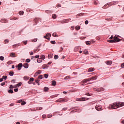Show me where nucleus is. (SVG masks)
<instances>
[{
	"label": "nucleus",
	"instance_id": "nucleus-54",
	"mask_svg": "<svg viewBox=\"0 0 124 124\" xmlns=\"http://www.w3.org/2000/svg\"><path fill=\"white\" fill-rule=\"evenodd\" d=\"M5 85V82H2L1 83V86H4Z\"/></svg>",
	"mask_w": 124,
	"mask_h": 124
},
{
	"label": "nucleus",
	"instance_id": "nucleus-55",
	"mask_svg": "<svg viewBox=\"0 0 124 124\" xmlns=\"http://www.w3.org/2000/svg\"><path fill=\"white\" fill-rule=\"evenodd\" d=\"M18 88L15 89H14V92H15L16 93V92H18Z\"/></svg>",
	"mask_w": 124,
	"mask_h": 124
},
{
	"label": "nucleus",
	"instance_id": "nucleus-28",
	"mask_svg": "<svg viewBox=\"0 0 124 124\" xmlns=\"http://www.w3.org/2000/svg\"><path fill=\"white\" fill-rule=\"evenodd\" d=\"M64 80H68V79H70V77L66 76L64 78Z\"/></svg>",
	"mask_w": 124,
	"mask_h": 124
},
{
	"label": "nucleus",
	"instance_id": "nucleus-6",
	"mask_svg": "<svg viewBox=\"0 0 124 124\" xmlns=\"http://www.w3.org/2000/svg\"><path fill=\"white\" fill-rule=\"evenodd\" d=\"M44 38H46V39L49 40L50 39V37H51V33H47L46 35V36H44Z\"/></svg>",
	"mask_w": 124,
	"mask_h": 124
},
{
	"label": "nucleus",
	"instance_id": "nucleus-57",
	"mask_svg": "<svg viewBox=\"0 0 124 124\" xmlns=\"http://www.w3.org/2000/svg\"><path fill=\"white\" fill-rule=\"evenodd\" d=\"M61 6H62V5L61 4H59L57 5V7H61Z\"/></svg>",
	"mask_w": 124,
	"mask_h": 124
},
{
	"label": "nucleus",
	"instance_id": "nucleus-36",
	"mask_svg": "<svg viewBox=\"0 0 124 124\" xmlns=\"http://www.w3.org/2000/svg\"><path fill=\"white\" fill-rule=\"evenodd\" d=\"M54 59H55V60H57V59H59V56L58 55H55L54 56Z\"/></svg>",
	"mask_w": 124,
	"mask_h": 124
},
{
	"label": "nucleus",
	"instance_id": "nucleus-15",
	"mask_svg": "<svg viewBox=\"0 0 124 124\" xmlns=\"http://www.w3.org/2000/svg\"><path fill=\"white\" fill-rule=\"evenodd\" d=\"M93 71H94V68H90L88 69V72H93Z\"/></svg>",
	"mask_w": 124,
	"mask_h": 124
},
{
	"label": "nucleus",
	"instance_id": "nucleus-50",
	"mask_svg": "<svg viewBox=\"0 0 124 124\" xmlns=\"http://www.w3.org/2000/svg\"><path fill=\"white\" fill-rule=\"evenodd\" d=\"M23 101V100H20L17 101V103H21Z\"/></svg>",
	"mask_w": 124,
	"mask_h": 124
},
{
	"label": "nucleus",
	"instance_id": "nucleus-34",
	"mask_svg": "<svg viewBox=\"0 0 124 124\" xmlns=\"http://www.w3.org/2000/svg\"><path fill=\"white\" fill-rule=\"evenodd\" d=\"M19 15H23L24 14V12L23 11H21L19 12Z\"/></svg>",
	"mask_w": 124,
	"mask_h": 124
},
{
	"label": "nucleus",
	"instance_id": "nucleus-27",
	"mask_svg": "<svg viewBox=\"0 0 124 124\" xmlns=\"http://www.w3.org/2000/svg\"><path fill=\"white\" fill-rule=\"evenodd\" d=\"M41 73V70H38L36 73H35V75H37V74H40Z\"/></svg>",
	"mask_w": 124,
	"mask_h": 124
},
{
	"label": "nucleus",
	"instance_id": "nucleus-42",
	"mask_svg": "<svg viewBox=\"0 0 124 124\" xmlns=\"http://www.w3.org/2000/svg\"><path fill=\"white\" fill-rule=\"evenodd\" d=\"M50 43L51 44H55L56 43V42L55 41H50Z\"/></svg>",
	"mask_w": 124,
	"mask_h": 124
},
{
	"label": "nucleus",
	"instance_id": "nucleus-25",
	"mask_svg": "<svg viewBox=\"0 0 124 124\" xmlns=\"http://www.w3.org/2000/svg\"><path fill=\"white\" fill-rule=\"evenodd\" d=\"M8 93H13L14 92H13V90L12 89H10L9 90H8Z\"/></svg>",
	"mask_w": 124,
	"mask_h": 124
},
{
	"label": "nucleus",
	"instance_id": "nucleus-39",
	"mask_svg": "<svg viewBox=\"0 0 124 124\" xmlns=\"http://www.w3.org/2000/svg\"><path fill=\"white\" fill-rule=\"evenodd\" d=\"M31 62V59H27L26 60V62Z\"/></svg>",
	"mask_w": 124,
	"mask_h": 124
},
{
	"label": "nucleus",
	"instance_id": "nucleus-63",
	"mask_svg": "<svg viewBox=\"0 0 124 124\" xmlns=\"http://www.w3.org/2000/svg\"><path fill=\"white\" fill-rule=\"evenodd\" d=\"M121 66L122 67H124V63H123L122 64H121Z\"/></svg>",
	"mask_w": 124,
	"mask_h": 124
},
{
	"label": "nucleus",
	"instance_id": "nucleus-64",
	"mask_svg": "<svg viewBox=\"0 0 124 124\" xmlns=\"http://www.w3.org/2000/svg\"><path fill=\"white\" fill-rule=\"evenodd\" d=\"M63 110H67V108H63Z\"/></svg>",
	"mask_w": 124,
	"mask_h": 124
},
{
	"label": "nucleus",
	"instance_id": "nucleus-31",
	"mask_svg": "<svg viewBox=\"0 0 124 124\" xmlns=\"http://www.w3.org/2000/svg\"><path fill=\"white\" fill-rule=\"evenodd\" d=\"M76 30H77V31H79V30H80V26H77L76 27Z\"/></svg>",
	"mask_w": 124,
	"mask_h": 124
},
{
	"label": "nucleus",
	"instance_id": "nucleus-10",
	"mask_svg": "<svg viewBox=\"0 0 124 124\" xmlns=\"http://www.w3.org/2000/svg\"><path fill=\"white\" fill-rule=\"evenodd\" d=\"M34 81V78H30V80L28 81V84H32V81Z\"/></svg>",
	"mask_w": 124,
	"mask_h": 124
},
{
	"label": "nucleus",
	"instance_id": "nucleus-46",
	"mask_svg": "<svg viewBox=\"0 0 124 124\" xmlns=\"http://www.w3.org/2000/svg\"><path fill=\"white\" fill-rule=\"evenodd\" d=\"M16 46L17 47H18V46H19V45H18V44H16V45H13V48H15V47H16Z\"/></svg>",
	"mask_w": 124,
	"mask_h": 124
},
{
	"label": "nucleus",
	"instance_id": "nucleus-53",
	"mask_svg": "<svg viewBox=\"0 0 124 124\" xmlns=\"http://www.w3.org/2000/svg\"><path fill=\"white\" fill-rule=\"evenodd\" d=\"M30 56H32V55H33V52H32V51L30 53Z\"/></svg>",
	"mask_w": 124,
	"mask_h": 124
},
{
	"label": "nucleus",
	"instance_id": "nucleus-32",
	"mask_svg": "<svg viewBox=\"0 0 124 124\" xmlns=\"http://www.w3.org/2000/svg\"><path fill=\"white\" fill-rule=\"evenodd\" d=\"M86 45H89V46H90V45H91V42H90V41H87L86 42Z\"/></svg>",
	"mask_w": 124,
	"mask_h": 124
},
{
	"label": "nucleus",
	"instance_id": "nucleus-40",
	"mask_svg": "<svg viewBox=\"0 0 124 124\" xmlns=\"http://www.w3.org/2000/svg\"><path fill=\"white\" fill-rule=\"evenodd\" d=\"M43 78V76L42 75H40L39 77H38V78L39 79H42Z\"/></svg>",
	"mask_w": 124,
	"mask_h": 124
},
{
	"label": "nucleus",
	"instance_id": "nucleus-33",
	"mask_svg": "<svg viewBox=\"0 0 124 124\" xmlns=\"http://www.w3.org/2000/svg\"><path fill=\"white\" fill-rule=\"evenodd\" d=\"M2 79H4V80H6L7 79V76H3L2 77Z\"/></svg>",
	"mask_w": 124,
	"mask_h": 124
},
{
	"label": "nucleus",
	"instance_id": "nucleus-49",
	"mask_svg": "<svg viewBox=\"0 0 124 124\" xmlns=\"http://www.w3.org/2000/svg\"><path fill=\"white\" fill-rule=\"evenodd\" d=\"M27 42H28V41H25L23 42V43H24V44H25V45H27Z\"/></svg>",
	"mask_w": 124,
	"mask_h": 124
},
{
	"label": "nucleus",
	"instance_id": "nucleus-45",
	"mask_svg": "<svg viewBox=\"0 0 124 124\" xmlns=\"http://www.w3.org/2000/svg\"><path fill=\"white\" fill-rule=\"evenodd\" d=\"M57 33H53V34H52V36H54V37H57Z\"/></svg>",
	"mask_w": 124,
	"mask_h": 124
},
{
	"label": "nucleus",
	"instance_id": "nucleus-2",
	"mask_svg": "<svg viewBox=\"0 0 124 124\" xmlns=\"http://www.w3.org/2000/svg\"><path fill=\"white\" fill-rule=\"evenodd\" d=\"M66 101H68L67 98H62L57 100V102H66Z\"/></svg>",
	"mask_w": 124,
	"mask_h": 124
},
{
	"label": "nucleus",
	"instance_id": "nucleus-59",
	"mask_svg": "<svg viewBox=\"0 0 124 124\" xmlns=\"http://www.w3.org/2000/svg\"><path fill=\"white\" fill-rule=\"evenodd\" d=\"M86 95H89V96H91V94H90V93H86Z\"/></svg>",
	"mask_w": 124,
	"mask_h": 124
},
{
	"label": "nucleus",
	"instance_id": "nucleus-8",
	"mask_svg": "<svg viewBox=\"0 0 124 124\" xmlns=\"http://www.w3.org/2000/svg\"><path fill=\"white\" fill-rule=\"evenodd\" d=\"M86 83H88V80L87 78L83 79L80 83L81 85H85Z\"/></svg>",
	"mask_w": 124,
	"mask_h": 124
},
{
	"label": "nucleus",
	"instance_id": "nucleus-18",
	"mask_svg": "<svg viewBox=\"0 0 124 124\" xmlns=\"http://www.w3.org/2000/svg\"><path fill=\"white\" fill-rule=\"evenodd\" d=\"M10 57H14V58H15L16 57V55H15V53H11L10 54Z\"/></svg>",
	"mask_w": 124,
	"mask_h": 124
},
{
	"label": "nucleus",
	"instance_id": "nucleus-61",
	"mask_svg": "<svg viewBox=\"0 0 124 124\" xmlns=\"http://www.w3.org/2000/svg\"><path fill=\"white\" fill-rule=\"evenodd\" d=\"M15 81H16V80H15V79H13V80H12V82H13V83H15Z\"/></svg>",
	"mask_w": 124,
	"mask_h": 124
},
{
	"label": "nucleus",
	"instance_id": "nucleus-3",
	"mask_svg": "<svg viewBox=\"0 0 124 124\" xmlns=\"http://www.w3.org/2000/svg\"><path fill=\"white\" fill-rule=\"evenodd\" d=\"M89 98L87 97H82V98H77L76 99V101H85V100H89Z\"/></svg>",
	"mask_w": 124,
	"mask_h": 124
},
{
	"label": "nucleus",
	"instance_id": "nucleus-51",
	"mask_svg": "<svg viewBox=\"0 0 124 124\" xmlns=\"http://www.w3.org/2000/svg\"><path fill=\"white\" fill-rule=\"evenodd\" d=\"M10 89H13L14 88V87L13 86V85H11L10 86V87H9Z\"/></svg>",
	"mask_w": 124,
	"mask_h": 124
},
{
	"label": "nucleus",
	"instance_id": "nucleus-43",
	"mask_svg": "<svg viewBox=\"0 0 124 124\" xmlns=\"http://www.w3.org/2000/svg\"><path fill=\"white\" fill-rule=\"evenodd\" d=\"M36 41H37V38L34 39L32 40V42H36Z\"/></svg>",
	"mask_w": 124,
	"mask_h": 124
},
{
	"label": "nucleus",
	"instance_id": "nucleus-60",
	"mask_svg": "<svg viewBox=\"0 0 124 124\" xmlns=\"http://www.w3.org/2000/svg\"><path fill=\"white\" fill-rule=\"evenodd\" d=\"M42 118H43V119H44L45 118H46V115H43Z\"/></svg>",
	"mask_w": 124,
	"mask_h": 124
},
{
	"label": "nucleus",
	"instance_id": "nucleus-24",
	"mask_svg": "<svg viewBox=\"0 0 124 124\" xmlns=\"http://www.w3.org/2000/svg\"><path fill=\"white\" fill-rule=\"evenodd\" d=\"M56 81L55 80H52V86H55L56 85Z\"/></svg>",
	"mask_w": 124,
	"mask_h": 124
},
{
	"label": "nucleus",
	"instance_id": "nucleus-22",
	"mask_svg": "<svg viewBox=\"0 0 124 124\" xmlns=\"http://www.w3.org/2000/svg\"><path fill=\"white\" fill-rule=\"evenodd\" d=\"M108 42H109V43H115L114 40H108Z\"/></svg>",
	"mask_w": 124,
	"mask_h": 124
},
{
	"label": "nucleus",
	"instance_id": "nucleus-52",
	"mask_svg": "<svg viewBox=\"0 0 124 124\" xmlns=\"http://www.w3.org/2000/svg\"><path fill=\"white\" fill-rule=\"evenodd\" d=\"M35 58L36 59H38V58H39V55H36V56H35Z\"/></svg>",
	"mask_w": 124,
	"mask_h": 124
},
{
	"label": "nucleus",
	"instance_id": "nucleus-1",
	"mask_svg": "<svg viewBox=\"0 0 124 124\" xmlns=\"http://www.w3.org/2000/svg\"><path fill=\"white\" fill-rule=\"evenodd\" d=\"M124 103L123 102L113 103L109 105V108L110 109H117V108H119V107H122V106H124Z\"/></svg>",
	"mask_w": 124,
	"mask_h": 124
},
{
	"label": "nucleus",
	"instance_id": "nucleus-4",
	"mask_svg": "<svg viewBox=\"0 0 124 124\" xmlns=\"http://www.w3.org/2000/svg\"><path fill=\"white\" fill-rule=\"evenodd\" d=\"M119 36H120L118 35H115V36H114L113 40L115 43H116V42H119V41H121V40L119 39Z\"/></svg>",
	"mask_w": 124,
	"mask_h": 124
},
{
	"label": "nucleus",
	"instance_id": "nucleus-17",
	"mask_svg": "<svg viewBox=\"0 0 124 124\" xmlns=\"http://www.w3.org/2000/svg\"><path fill=\"white\" fill-rule=\"evenodd\" d=\"M37 62L39 63H40V62H42V59H41V58H38L37 59Z\"/></svg>",
	"mask_w": 124,
	"mask_h": 124
},
{
	"label": "nucleus",
	"instance_id": "nucleus-20",
	"mask_svg": "<svg viewBox=\"0 0 124 124\" xmlns=\"http://www.w3.org/2000/svg\"><path fill=\"white\" fill-rule=\"evenodd\" d=\"M44 77H45V78H46V79H47V78H48V77H49V75L48 74H45L44 75Z\"/></svg>",
	"mask_w": 124,
	"mask_h": 124
},
{
	"label": "nucleus",
	"instance_id": "nucleus-48",
	"mask_svg": "<svg viewBox=\"0 0 124 124\" xmlns=\"http://www.w3.org/2000/svg\"><path fill=\"white\" fill-rule=\"evenodd\" d=\"M85 25H88L89 24V21L86 20L85 21Z\"/></svg>",
	"mask_w": 124,
	"mask_h": 124
},
{
	"label": "nucleus",
	"instance_id": "nucleus-29",
	"mask_svg": "<svg viewBox=\"0 0 124 124\" xmlns=\"http://www.w3.org/2000/svg\"><path fill=\"white\" fill-rule=\"evenodd\" d=\"M44 91L45 92H48V91H49V88L48 87H45Z\"/></svg>",
	"mask_w": 124,
	"mask_h": 124
},
{
	"label": "nucleus",
	"instance_id": "nucleus-13",
	"mask_svg": "<svg viewBox=\"0 0 124 124\" xmlns=\"http://www.w3.org/2000/svg\"><path fill=\"white\" fill-rule=\"evenodd\" d=\"M49 67V65H48V64H45L44 65H43L42 66V68H43V69H45V68H47Z\"/></svg>",
	"mask_w": 124,
	"mask_h": 124
},
{
	"label": "nucleus",
	"instance_id": "nucleus-9",
	"mask_svg": "<svg viewBox=\"0 0 124 124\" xmlns=\"http://www.w3.org/2000/svg\"><path fill=\"white\" fill-rule=\"evenodd\" d=\"M18 70H21V68L23 67V63H20L17 65Z\"/></svg>",
	"mask_w": 124,
	"mask_h": 124
},
{
	"label": "nucleus",
	"instance_id": "nucleus-44",
	"mask_svg": "<svg viewBox=\"0 0 124 124\" xmlns=\"http://www.w3.org/2000/svg\"><path fill=\"white\" fill-rule=\"evenodd\" d=\"M26 103H27L26 102L23 101V102H22L21 105H25V104H26Z\"/></svg>",
	"mask_w": 124,
	"mask_h": 124
},
{
	"label": "nucleus",
	"instance_id": "nucleus-21",
	"mask_svg": "<svg viewBox=\"0 0 124 124\" xmlns=\"http://www.w3.org/2000/svg\"><path fill=\"white\" fill-rule=\"evenodd\" d=\"M40 58L42 60H43V61L44 60H45V55H41L40 56Z\"/></svg>",
	"mask_w": 124,
	"mask_h": 124
},
{
	"label": "nucleus",
	"instance_id": "nucleus-12",
	"mask_svg": "<svg viewBox=\"0 0 124 124\" xmlns=\"http://www.w3.org/2000/svg\"><path fill=\"white\" fill-rule=\"evenodd\" d=\"M97 79V77L96 76H93L91 77V81H93Z\"/></svg>",
	"mask_w": 124,
	"mask_h": 124
},
{
	"label": "nucleus",
	"instance_id": "nucleus-35",
	"mask_svg": "<svg viewBox=\"0 0 124 124\" xmlns=\"http://www.w3.org/2000/svg\"><path fill=\"white\" fill-rule=\"evenodd\" d=\"M4 60V57L3 56H0V61H3Z\"/></svg>",
	"mask_w": 124,
	"mask_h": 124
},
{
	"label": "nucleus",
	"instance_id": "nucleus-30",
	"mask_svg": "<svg viewBox=\"0 0 124 124\" xmlns=\"http://www.w3.org/2000/svg\"><path fill=\"white\" fill-rule=\"evenodd\" d=\"M1 21L2 23H7V20L5 19H1Z\"/></svg>",
	"mask_w": 124,
	"mask_h": 124
},
{
	"label": "nucleus",
	"instance_id": "nucleus-7",
	"mask_svg": "<svg viewBox=\"0 0 124 124\" xmlns=\"http://www.w3.org/2000/svg\"><path fill=\"white\" fill-rule=\"evenodd\" d=\"M112 4V3H108L107 4H106L103 7V8L104 9H105L107 7V8H108V7H109V6H111V5Z\"/></svg>",
	"mask_w": 124,
	"mask_h": 124
},
{
	"label": "nucleus",
	"instance_id": "nucleus-11",
	"mask_svg": "<svg viewBox=\"0 0 124 124\" xmlns=\"http://www.w3.org/2000/svg\"><path fill=\"white\" fill-rule=\"evenodd\" d=\"M95 109L97 111H101L102 110V109L101 108V107L100 106H96Z\"/></svg>",
	"mask_w": 124,
	"mask_h": 124
},
{
	"label": "nucleus",
	"instance_id": "nucleus-16",
	"mask_svg": "<svg viewBox=\"0 0 124 124\" xmlns=\"http://www.w3.org/2000/svg\"><path fill=\"white\" fill-rule=\"evenodd\" d=\"M23 66L25 68H28L29 67V64L28 63H25L23 64Z\"/></svg>",
	"mask_w": 124,
	"mask_h": 124
},
{
	"label": "nucleus",
	"instance_id": "nucleus-47",
	"mask_svg": "<svg viewBox=\"0 0 124 124\" xmlns=\"http://www.w3.org/2000/svg\"><path fill=\"white\" fill-rule=\"evenodd\" d=\"M88 80V82H90V81H92V78H86Z\"/></svg>",
	"mask_w": 124,
	"mask_h": 124
},
{
	"label": "nucleus",
	"instance_id": "nucleus-5",
	"mask_svg": "<svg viewBox=\"0 0 124 124\" xmlns=\"http://www.w3.org/2000/svg\"><path fill=\"white\" fill-rule=\"evenodd\" d=\"M93 90L95 92H103V91H104V88L101 87L96 90L95 89H94Z\"/></svg>",
	"mask_w": 124,
	"mask_h": 124
},
{
	"label": "nucleus",
	"instance_id": "nucleus-58",
	"mask_svg": "<svg viewBox=\"0 0 124 124\" xmlns=\"http://www.w3.org/2000/svg\"><path fill=\"white\" fill-rule=\"evenodd\" d=\"M114 36H113V35H112L110 38H109V39H113V38H114Z\"/></svg>",
	"mask_w": 124,
	"mask_h": 124
},
{
	"label": "nucleus",
	"instance_id": "nucleus-38",
	"mask_svg": "<svg viewBox=\"0 0 124 124\" xmlns=\"http://www.w3.org/2000/svg\"><path fill=\"white\" fill-rule=\"evenodd\" d=\"M4 42L5 44L8 43V42H9V41L8 40V39H6L4 40Z\"/></svg>",
	"mask_w": 124,
	"mask_h": 124
},
{
	"label": "nucleus",
	"instance_id": "nucleus-62",
	"mask_svg": "<svg viewBox=\"0 0 124 124\" xmlns=\"http://www.w3.org/2000/svg\"><path fill=\"white\" fill-rule=\"evenodd\" d=\"M3 81V79L2 78H0V82H2Z\"/></svg>",
	"mask_w": 124,
	"mask_h": 124
},
{
	"label": "nucleus",
	"instance_id": "nucleus-37",
	"mask_svg": "<svg viewBox=\"0 0 124 124\" xmlns=\"http://www.w3.org/2000/svg\"><path fill=\"white\" fill-rule=\"evenodd\" d=\"M52 18L53 19H56V18H57V16L56 15H53Z\"/></svg>",
	"mask_w": 124,
	"mask_h": 124
},
{
	"label": "nucleus",
	"instance_id": "nucleus-41",
	"mask_svg": "<svg viewBox=\"0 0 124 124\" xmlns=\"http://www.w3.org/2000/svg\"><path fill=\"white\" fill-rule=\"evenodd\" d=\"M84 53L85 55H88L89 54V51H84Z\"/></svg>",
	"mask_w": 124,
	"mask_h": 124
},
{
	"label": "nucleus",
	"instance_id": "nucleus-19",
	"mask_svg": "<svg viewBox=\"0 0 124 124\" xmlns=\"http://www.w3.org/2000/svg\"><path fill=\"white\" fill-rule=\"evenodd\" d=\"M24 80H25V81H28V80H29V79H30V77L26 76L24 77Z\"/></svg>",
	"mask_w": 124,
	"mask_h": 124
},
{
	"label": "nucleus",
	"instance_id": "nucleus-56",
	"mask_svg": "<svg viewBox=\"0 0 124 124\" xmlns=\"http://www.w3.org/2000/svg\"><path fill=\"white\" fill-rule=\"evenodd\" d=\"M39 82V80L38 79H37L35 80V82L37 83V84H38V82Z\"/></svg>",
	"mask_w": 124,
	"mask_h": 124
},
{
	"label": "nucleus",
	"instance_id": "nucleus-14",
	"mask_svg": "<svg viewBox=\"0 0 124 124\" xmlns=\"http://www.w3.org/2000/svg\"><path fill=\"white\" fill-rule=\"evenodd\" d=\"M112 61H108L106 62V63H107V64H108V65H111V64H112Z\"/></svg>",
	"mask_w": 124,
	"mask_h": 124
},
{
	"label": "nucleus",
	"instance_id": "nucleus-23",
	"mask_svg": "<svg viewBox=\"0 0 124 124\" xmlns=\"http://www.w3.org/2000/svg\"><path fill=\"white\" fill-rule=\"evenodd\" d=\"M9 75L10 76H13V75H14V72L11 71L9 73Z\"/></svg>",
	"mask_w": 124,
	"mask_h": 124
},
{
	"label": "nucleus",
	"instance_id": "nucleus-26",
	"mask_svg": "<svg viewBox=\"0 0 124 124\" xmlns=\"http://www.w3.org/2000/svg\"><path fill=\"white\" fill-rule=\"evenodd\" d=\"M39 51H40V49L39 48H36L34 50V53H36V52H39Z\"/></svg>",
	"mask_w": 124,
	"mask_h": 124
}]
</instances>
